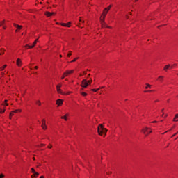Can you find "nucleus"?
Instances as JSON below:
<instances>
[{
  "label": "nucleus",
  "instance_id": "9b49d317",
  "mask_svg": "<svg viewBox=\"0 0 178 178\" xmlns=\"http://www.w3.org/2000/svg\"><path fill=\"white\" fill-rule=\"evenodd\" d=\"M17 65H18L19 67L22 66V60H20V58H17Z\"/></svg>",
  "mask_w": 178,
  "mask_h": 178
},
{
  "label": "nucleus",
  "instance_id": "4c0bfd02",
  "mask_svg": "<svg viewBox=\"0 0 178 178\" xmlns=\"http://www.w3.org/2000/svg\"><path fill=\"white\" fill-rule=\"evenodd\" d=\"M47 148H52V145H50L49 146L47 147Z\"/></svg>",
  "mask_w": 178,
  "mask_h": 178
},
{
  "label": "nucleus",
  "instance_id": "f704fd0d",
  "mask_svg": "<svg viewBox=\"0 0 178 178\" xmlns=\"http://www.w3.org/2000/svg\"><path fill=\"white\" fill-rule=\"evenodd\" d=\"M154 90H145V92H152Z\"/></svg>",
  "mask_w": 178,
  "mask_h": 178
},
{
  "label": "nucleus",
  "instance_id": "ea45409f",
  "mask_svg": "<svg viewBox=\"0 0 178 178\" xmlns=\"http://www.w3.org/2000/svg\"><path fill=\"white\" fill-rule=\"evenodd\" d=\"M31 177H35V174L32 175H31Z\"/></svg>",
  "mask_w": 178,
  "mask_h": 178
},
{
  "label": "nucleus",
  "instance_id": "a211bd4d",
  "mask_svg": "<svg viewBox=\"0 0 178 178\" xmlns=\"http://www.w3.org/2000/svg\"><path fill=\"white\" fill-rule=\"evenodd\" d=\"M5 112V107H1V109H0V113H3Z\"/></svg>",
  "mask_w": 178,
  "mask_h": 178
},
{
  "label": "nucleus",
  "instance_id": "58836bf2",
  "mask_svg": "<svg viewBox=\"0 0 178 178\" xmlns=\"http://www.w3.org/2000/svg\"><path fill=\"white\" fill-rule=\"evenodd\" d=\"M152 123H158V121H153Z\"/></svg>",
  "mask_w": 178,
  "mask_h": 178
},
{
  "label": "nucleus",
  "instance_id": "0e129e2a",
  "mask_svg": "<svg viewBox=\"0 0 178 178\" xmlns=\"http://www.w3.org/2000/svg\"><path fill=\"white\" fill-rule=\"evenodd\" d=\"M130 15H131V13H129Z\"/></svg>",
  "mask_w": 178,
  "mask_h": 178
},
{
  "label": "nucleus",
  "instance_id": "e2e57ef3",
  "mask_svg": "<svg viewBox=\"0 0 178 178\" xmlns=\"http://www.w3.org/2000/svg\"><path fill=\"white\" fill-rule=\"evenodd\" d=\"M166 134V132H164L163 134Z\"/></svg>",
  "mask_w": 178,
  "mask_h": 178
},
{
  "label": "nucleus",
  "instance_id": "603ef678",
  "mask_svg": "<svg viewBox=\"0 0 178 178\" xmlns=\"http://www.w3.org/2000/svg\"><path fill=\"white\" fill-rule=\"evenodd\" d=\"M68 81V79H65V81Z\"/></svg>",
  "mask_w": 178,
  "mask_h": 178
},
{
  "label": "nucleus",
  "instance_id": "aec40b11",
  "mask_svg": "<svg viewBox=\"0 0 178 178\" xmlns=\"http://www.w3.org/2000/svg\"><path fill=\"white\" fill-rule=\"evenodd\" d=\"M81 95H83V97H87V93L85 92H81Z\"/></svg>",
  "mask_w": 178,
  "mask_h": 178
},
{
  "label": "nucleus",
  "instance_id": "4d7b16f0",
  "mask_svg": "<svg viewBox=\"0 0 178 178\" xmlns=\"http://www.w3.org/2000/svg\"><path fill=\"white\" fill-rule=\"evenodd\" d=\"M10 119H12V116H10Z\"/></svg>",
  "mask_w": 178,
  "mask_h": 178
},
{
  "label": "nucleus",
  "instance_id": "bb28decb",
  "mask_svg": "<svg viewBox=\"0 0 178 178\" xmlns=\"http://www.w3.org/2000/svg\"><path fill=\"white\" fill-rule=\"evenodd\" d=\"M146 87H145V88H146V90L149 87V88H151V85L150 84H148V83H147L146 84Z\"/></svg>",
  "mask_w": 178,
  "mask_h": 178
},
{
  "label": "nucleus",
  "instance_id": "8fccbe9b",
  "mask_svg": "<svg viewBox=\"0 0 178 178\" xmlns=\"http://www.w3.org/2000/svg\"><path fill=\"white\" fill-rule=\"evenodd\" d=\"M79 21H80V22H83V23H84V21H83V20H81V19H80Z\"/></svg>",
  "mask_w": 178,
  "mask_h": 178
},
{
  "label": "nucleus",
  "instance_id": "338daca9",
  "mask_svg": "<svg viewBox=\"0 0 178 178\" xmlns=\"http://www.w3.org/2000/svg\"><path fill=\"white\" fill-rule=\"evenodd\" d=\"M162 112H163V109L162 110Z\"/></svg>",
  "mask_w": 178,
  "mask_h": 178
},
{
  "label": "nucleus",
  "instance_id": "de8ad7c7",
  "mask_svg": "<svg viewBox=\"0 0 178 178\" xmlns=\"http://www.w3.org/2000/svg\"><path fill=\"white\" fill-rule=\"evenodd\" d=\"M40 178H45L44 176H41Z\"/></svg>",
  "mask_w": 178,
  "mask_h": 178
},
{
  "label": "nucleus",
  "instance_id": "052dcab7",
  "mask_svg": "<svg viewBox=\"0 0 178 178\" xmlns=\"http://www.w3.org/2000/svg\"><path fill=\"white\" fill-rule=\"evenodd\" d=\"M80 76H83V74H81Z\"/></svg>",
  "mask_w": 178,
  "mask_h": 178
},
{
  "label": "nucleus",
  "instance_id": "e433bc0d",
  "mask_svg": "<svg viewBox=\"0 0 178 178\" xmlns=\"http://www.w3.org/2000/svg\"><path fill=\"white\" fill-rule=\"evenodd\" d=\"M3 177H5V175H3V174H1L0 175V178H3Z\"/></svg>",
  "mask_w": 178,
  "mask_h": 178
},
{
  "label": "nucleus",
  "instance_id": "ddd939ff",
  "mask_svg": "<svg viewBox=\"0 0 178 178\" xmlns=\"http://www.w3.org/2000/svg\"><path fill=\"white\" fill-rule=\"evenodd\" d=\"M74 72V70H72L70 71H65V74H67L69 76V74H72V73H73Z\"/></svg>",
  "mask_w": 178,
  "mask_h": 178
},
{
  "label": "nucleus",
  "instance_id": "2f4dec72",
  "mask_svg": "<svg viewBox=\"0 0 178 178\" xmlns=\"http://www.w3.org/2000/svg\"><path fill=\"white\" fill-rule=\"evenodd\" d=\"M175 66H177V64H174L170 67V69H173V67H175Z\"/></svg>",
  "mask_w": 178,
  "mask_h": 178
},
{
  "label": "nucleus",
  "instance_id": "680f3d73",
  "mask_svg": "<svg viewBox=\"0 0 178 178\" xmlns=\"http://www.w3.org/2000/svg\"><path fill=\"white\" fill-rule=\"evenodd\" d=\"M166 134V132H164L163 134Z\"/></svg>",
  "mask_w": 178,
  "mask_h": 178
},
{
  "label": "nucleus",
  "instance_id": "5701e85b",
  "mask_svg": "<svg viewBox=\"0 0 178 178\" xmlns=\"http://www.w3.org/2000/svg\"><path fill=\"white\" fill-rule=\"evenodd\" d=\"M6 102H8V100H5V103H3L2 105H3V106H5V105L6 106H8V105H9L8 103H6Z\"/></svg>",
  "mask_w": 178,
  "mask_h": 178
},
{
  "label": "nucleus",
  "instance_id": "a19ab883",
  "mask_svg": "<svg viewBox=\"0 0 178 178\" xmlns=\"http://www.w3.org/2000/svg\"><path fill=\"white\" fill-rule=\"evenodd\" d=\"M34 42L37 43L38 42V39H36Z\"/></svg>",
  "mask_w": 178,
  "mask_h": 178
},
{
  "label": "nucleus",
  "instance_id": "0eeeda50",
  "mask_svg": "<svg viewBox=\"0 0 178 178\" xmlns=\"http://www.w3.org/2000/svg\"><path fill=\"white\" fill-rule=\"evenodd\" d=\"M42 128L43 129V130H47V129L45 119H43L42 120Z\"/></svg>",
  "mask_w": 178,
  "mask_h": 178
},
{
  "label": "nucleus",
  "instance_id": "9d476101",
  "mask_svg": "<svg viewBox=\"0 0 178 178\" xmlns=\"http://www.w3.org/2000/svg\"><path fill=\"white\" fill-rule=\"evenodd\" d=\"M56 104H57L58 106H60V105H62V104H63V101H62V99H58Z\"/></svg>",
  "mask_w": 178,
  "mask_h": 178
},
{
  "label": "nucleus",
  "instance_id": "37998d69",
  "mask_svg": "<svg viewBox=\"0 0 178 178\" xmlns=\"http://www.w3.org/2000/svg\"><path fill=\"white\" fill-rule=\"evenodd\" d=\"M154 102H159V100H155Z\"/></svg>",
  "mask_w": 178,
  "mask_h": 178
},
{
  "label": "nucleus",
  "instance_id": "7ed1b4c3",
  "mask_svg": "<svg viewBox=\"0 0 178 178\" xmlns=\"http://www.w3.org/2000/svg\"><path fill=\"white\" fill-rule=\"evenodd\" d=\"M142 131L143 132V134H145V137H147L149 134H151L152 133V130H151L150 128H148L147 127H145L142 129Z\"/></svg>",
  "mask_w": 178,
  "mask_h": 178
},
{
  "label": "nucleus",
  "instance_id": "39448f33",
  "mask_svg": "<svg viewBox=\"0 0 178 178\" xmlns=\"http://www.w3.org/2000/svg\"><path fill=\"white\" fill-rule=\"evenodd\" d=\"M108 14V12L105 11V10H104L103 11V19L102 17H100V22L102 23V26H104L103 23L104 22V20H105V17L106 16V15Z\"/></svg>",
  "mask_w": 178,
  "mask_h": 178
},
{
  "label": "nucleus",
  "instance_id": "69168bd1",
  "mask_svg": "<svg viewBox=\"0 0 178 178\" xmlns=\"http://www.w3.org/2000/svg\"><path fill=\"white\" fill-rule=\"evenodd\" d=\"M56 24H59V23H56Z\"/></svg>",
  "mask_w": 178,
  "mask_h": 178
},
{
  "label": "nucleus",
  "instance_id": "09e8293b",
  "mask_svg": "<svg viewBox=\"0 0 178 178\" xmlns=\"http://www.w3.org/2000/svg\"><path fill=\"white\" fill-rule=\"evenodd\" d=\"M0 55H3V52L0 53Z\"/></svg>",
  "mask_w": 178,
  "mask_h": 178
},
{
  "label": "nucleus",
  "instance_id": "13d9d810",
  "mask_svg": "<svg viewBox=\"0 0 178 178\" xmlns=\"http://www.w3.org/2000/svg\"><path fill=\"white\" fill-rule=\"evenodd\" d=\"M60 58H62V55H60Z\"/></svg>",
  "mask_w": 178,
  "mask_h": 178
},
{
  "label": "nucleus",
  "instance_id": "c03bdc74",
  "mask_svg": "<svg viewBox=\"0 0 178 178\" xmlns=\"http://www.w3.org/2000/svg\"><path fill=\"white\" fill-rule=\"evenodd\" d=\"M3 29L4 30H6V26H3Z\"/></svg>",
  "mask_w": 178,
  "mask_h": 178
},
{
  "label": "nucleus",
  "instance_id": "5fc2aeb1",
  "mask_svg": "<svg viewBox=\"0 0 178 178\" xmlns=\"http://www.w3.org/2000/svg\"><path fill=\"white\" fill-rule=\"evenodd\" d=\"M138 0H135V2H138Z\"/></svg>",
  "mask_w": 178,
  "mask_h": 178
},
{
  "label": "nucleus",
  "instance_id": "c756f323",
  "mask_svg": "<svg viewBox=\"0 0 178 178\" xmlns=\"http://www.w3.org/2000/svg\"><path fill=\"white\" fill-rule=\"evenodd\" d=\"M34 175H35V177H38V176H39V173L38 172H35V173H34Z\"/></svg>",
  "mask_w": 178,
  "mask_h": 178
},
{
  "label": "nucleus",
  "instance_id": "72a5a7b5",
  "mask_svg": "<svg viewBox=\"0 0 178 178\" xmlns=\"http://www.w3.org/2000/svg\"><path fill=\"white\" fill-rule=\"evenodd\" d=\"M77 59H79V57L75 58L74 60H72V62H76V60H77Z\"/></svg>",
  "mask_w": 178,
  "mask_h": 178
},
{
  "label": "nucleus",
  "instance_id": "c85d7f7f",
  "mask_svg": "<svg viewBox=\"0 0 178 178\" xmlns=\"http://www.w3.org/2000/svg\"><path fill=\"white\" fill-rule=\"evenodd\" d=\"M72 56V51H69V54H67V57L70 58Z\"/></svg>",
  "mask_w": 178,
  "mask_h": 178
},
{
  "label": "nucleus",
  "instance_id": "7c9ffc66",
  "mask_svg": "<svg viewBox=\"0 0 178 178\" xmlns=\"http://www.w3.org/2000/svg\"><path fill=\"white\" fill-rule=\"evenodd\" d=\"M70 24H72V22H70L67 24V27H70Z\"/></svg>",
  "mask_w": 178,
  "mask_h": 178
},
{
  "label": "nucleus",
  "instance_id": "6e6d98bb",
  "mask_svg": "<svg viewBox=\"0 0 178 178\" xmlns=\"http://www.w3.org/2000/svg\"><path fill=\"white\" fill-rule=\"evenodd\" d=\"M85 74H87V73L86 72H83Z\"/></svg>",
  "mask_w": 178,
  "mask_h": 178
},
{
  "label": "nucleus",
  "instance_id": "bf43d9fd",
  "mask_svg": "<svg viewBox=\"0 0 178 178\" xmlns=\"http://www.w3.org/2000/svg\"><path fill=\"white\" fill-rule=\"evenodd\" d=\"M127 19H129V17H127Z\"/></svg>",
  "mask_w": 178,
  "mask_h": 178
},
{
  "label": "nucleus",
  "instance_id": "dca6fc26",
  "mask_svg": "<svg viewBox=\"0 0 178 178\" xmlns=\"http://www.w3.org/2000/svg\"><path fill=\"white\" fill-rule=\"evenodd\" d=\"M66 72H65L63 74V76H61V79L63 80V79H65V77H67V74H65Z\"/></svg>",
  "mask_w": 178,
  "mask_h": 178
},
{
  "label": "nucleus",
  "instance_id": "f03ea898",
  "mask_svg": "<svg viewBox=\"0 0 178 178\" xmlns=\"http://www.w3.org/2000/svg\"><path fill=\"white\" fill-rule=\"evenodd\" d=\"M92 83V79H90L89 81H88L87 79H83L82 81L81 87H83V88H87V87H88V86H90Z\"/></svg>",
  "mask_w": 178,
  "mask_h": 178
},
{
  "label": "nucleus",
  "instance_id": "cd10ccee",
  "mask_svg": "<svg viewBox=\"0 0 178 178\" xmlns=\"http://www.w3.org/2000/svg\"><path fill=\"white\" fill-rule=\"evenodd\" d=\"M6 66H7L6 65H4L3 67L0 68V70H1V71L5 69V67H6Z\"/></svg>",
  "mask_w": 178,
  "mask_h": 178
},
{
  "label": "nucleus",
  "instance_id": "3c124183",
  "mask_svg": "<svg viewBox=\"0 0 178 178\" xmlns=\"http://www.w3.org/2000/svg\"><path fill=\"white\" fill-rule=\"evenodd\" d=\"M33 161H35V157H33Z\"/></svg>",
  "mask_w": 178,
  "mask_h": 178
},
{
  "label": "nucleus",
  "instance_id": "79ce46f5",
  "mask_svg": "<svg viewBox=\"0 0 178 178\" xmlns=\"http://www.w3.org/2000/svg\"><path fill=\"white\" fill-rule=\"evenodd\" d=\"M1 51H3V52H5V49H1Z\"/></svg>",
  "mask_w": 178,
  "mask_h": 178
},
{
  "label": "nucleus",
  "instance_id": "20e7f679",
  "mask_svg": "<svg viewBox=\"0 0 178 178\" xmlns=\"http://www.w3.org/2000/svg\"><path fill=\"white\" fill-rule=\"evenodd\" d=\"M56 90H57V92L58 94H62L63 95H65V93H63V92H62V90L60 89V88L62 87V83H59L58 85H56Z\"/></svg>",
  "mask_w": 178,
  "mask_h": 178
},
{
  "label": "nucleus",
  "instance_id": "a18cd8bd",
  "mask_svg": "<svg viewBox=\"0 0 178 178\" xmlns=\"http://www.w3.org/2000/svg\"><path fill=\"white\" fill-rule=\"evenodd\" d=\"M176 134H175L174 135L172 136V137H175V136H176Z\"/></svg>",
  "mask_w": 178,
  "mask_h": 178
},
{
  "label": "nucleus",
  "instance_id": "4468645a",
  "mask_svg": "<svg viewBox=\"0 0 178 178\" xmlns=\"http://www.w3.org/2000/svg\"><path fill=\"white\" fill-rule=\"evenodd\" d=\"M173 120H174V122H178V114L175 115Z\"/></svg>",
  "mask_w": 178,
  "mask_h": 178
},
{
  "label": "nucleus",
  "instance_id": "473e14b6",
  "mask_svg": "<svg viewBox=\"0 0 178 178\" xmlns=\"http://www.w3.org/2000/svg\"><path fill=\"white\" fill-rule=\"evenodd\" d=\"M13 115H15V113H13V111L10 113V116H13Z\"/></svg>",
  "mask_w": 178,
  "mask_h": 178
},
{
  "label": "nucleus",
  "instance_id": "f257e3e1",
  "mask_svg": "<svg viewBox=\"0 0 178 178\" xmlns=\"http://www.w3.org/2000/svg\"><path fill=\"white\" fill-rule=\"evenodd\" d=\"M97 131L99 136H106V133L108 132V129L104 127L102 124H99L97 128Z\"/></svg>",
  "mask_w": 178,
  "mask_h": 178
},
{
  "label": "nucleus",
  "instance_id": "f8f14e48",
  "mask_svg": "<svg viewBox=\"0 0 178 178\" xmlns=\"http://www.w3.org/2000/svg\"><path fill=\"white\" fill-rule=\"evenodd\" d=\"M111 8L112 5L108 6V8H104V12H109Z\"/></svg>",
  "mask_w": 178,
  "mask_h": 178
},
{
  "label": "nucleus",
  "instance_id": "49530a36",
  "mask_svg": "<svg viewBox=\"0 0 178 178\" xmlns=\"http://www.w3.org/2000/svg\"><path fill=\"white\" fill-rule=\"evenodd\" d=\"M35 69H38V66H35Z\"/></svg>",
  "mask_w": 178,
  "mask_h": 178
},
{
  "label": "nucleus",
  "instance_id": "6ab92c4d",
  "mask_svg": "<svg viewBox=\"0 0 178 178\" xmlns=\"http://www.w3.org/2000/svg\"><path fill=\"white\" fill-rule=\"evenodd\" d=\"M13 112L14 113H17V112H22V110H20V109H17V110L13 111Z\"/></svg>",
  "mask_w": 178,
  "mask_h": 178
},
{
  "label": "nucleus",
  "instance_id": "b1692460",
  "mask_svg": "<svg viewBox=\"0 0 178 178\" xmlns=\"http://www.w3.org/2000/svg\"><path fill=\"white\" fill-rule=\"evenodd\" d=\"M91 91H93V92H97V91H99V88H97V89H92Z\"/></svg>",
  "mask_w": 178,
  "mask_h": 178
},
{
  "label": "nucleus",
  "instance_id": "774afa93",
  "mask_svg": "<svg viewBox=\"0 0 178 178\" xmlns=\"http://www.w3.org/2000/svg\"><path fill=\"white\" fill-rule=\"evenodd\" d=\"M102 88H104V87H102Z\"/></svg>",
  "mask_w": 178,
  "mask_h": 178
},
{
  "label": "nucleus",
  "instance_id": "393cba45",
  "mask_svg": "<svg viewBox=\"0 0 178 178\" xmlns=\"http://www.w3.org/2000/svg\"><path fill=\"white\" fill-rule=\"evenodd\" d=\"M159 81H162V80H163V76H159Z\"/></svg>",
  "mask_w": 178,
  "mask_h": 178
},
{
  "label": "nucleus",
  "instance_id": "4be33fe9",
  "mask_svg": "<svg viewBox=\"0 0 178 178\" xmlns=\"http://www.w3.org/2000/svg\"><path fill=\"white\" fill-rule=\"evenodd\" d=\"M36 104L38 105L39 106H41V102L39 100L36 101Z\"/></svg>",
  "mask_w": 178,
  "mask_h": 178
},
{
  "label": "nucleus",
  "instance_id": "1a4fd4ad",
  "mask_svg": "<svg viewBox=\"0 0 178 178\" xmlns=\"http://www.w3.org/2000/svg\"><path fill=\"white\" fill-rule=\"evenodd\" d=\"M45 15H46V16H47V17H49L52 16V15H55V13L46 12Z\"/></svg>",
  "mask_w": 178,
  "mask_h": 178
},
{
  "label": "nucleus",
  "instance_id": "864d4df0",
  "mask_svg": "<svg viewBox=\"0 0 178 178\" xmlns=\"http://www.w3.org/2000/svg\"><path fill=\"white\" fill-rule=\"evenodd\" d=\"M69 94H70V92H68L67 94H66L67 95H69Z\"/></svg>",
  "mask_w": 178,
  "mask_h": 178
},
{
  "label": "nucleus",
  "instance_id": "2eb2a0df",
  "mask_svg": "<svg viewBox=\"0 0 178 178\" xmlns=\"http://www.w3.org/2000/svg\"><path fill=\"white\" fill-rule=\"evenodd\" d=\"M67 116H69V114H66L65 116H62L61 119H64L65 120H67Z\"/></svg>",
  "mask_w": 178,
  "mask_h": 178
},
{
  "label": "nucleus",
  "instance_id": "c9c22d12",
  "mask_svg": "<svg viewBox=\"0 0 178 178\" xmlns=\"http://www.w3.org/2000/svg\"><path fill=\"white\" fill-rule=\"evenodd\" d=\"M31 170H32V173H35V170H34L33 168H31Z\"/></svg>",
  "mask_w": 178,
  "mask_h": 178
},
{
  "label": "nucleus",
  "instance_id": "a878e982",
  "mask_svg": "<svg viewBox=\"0 0 178 178\" xmlns=\"http://www.w3.org/2000/svg\"><path fill=\"white\" fill-rule=\"evenodd\" d=\"M61 26H63V27H67V24H65V23H62L60 24Z\"/></svg>",
  "mask_w": 178,
  "mask_h": 178
},
{
  "label": "nucleus",
  "instance_id": "f3484780",
  "mask_svg": "<svg viewBox=\"0 0 178 178\" xmlns=\"http://www.w3.org/2000/svg\"><path fill=\"white\" fill-rule=\"evenodd\" d=\"M170 65H167L164 67V70H168V69H170Z\"/></svg>",
  "mask_w": 178,
  "mask_h": 178
},
{
  "label": "nucleus",
  "instance_id": "423d86ee",
  "mask_svg": "<svg viewBox=\"0 0 178 178\" xmlns=\"http://www.w3.org/2000/svg\"><path fill=\"white\" fill-rule=\"evenodd\" d=\"M13 26H14V27L17 28V29L15 30V33H17V31H19L23 29V26L22 25L13 24Z\"/></svg>",
  "mask_w": 178,
  "mask_h": 178
},
{
  "label": "nucleus",
  "instance_id": "6e6552de",
  "mask_svg": "<svg viewBox=\"0 0 178 178\" xmlns=\"http://www.w3.org/2000/svg\"><path fill=\"white\" fill-rule=\"evenodd\" d=\"M36 44H37V42H34L32 46H29V44H26L25 46V48H29V49L34 48V47H35Z\"/></svg>",
  "mask_w": 178,
  "mask_h": 178
},
{
  "label": "nucleus",
  "instance_id": "412c9836",
  "mask_svg": "<svg viewBox=\"0 0 178 178\" xmlns=\"http://www.w3.org/2000/svg\"><path fill=\"white\" fill-rule=\"evenodd\" d=\"M3 24H5V20H3V21L0 22V27L1 26H3Z\"/></svg>",
  "mask_w": 178,
  "mask_h": 178
}]
</instances>
